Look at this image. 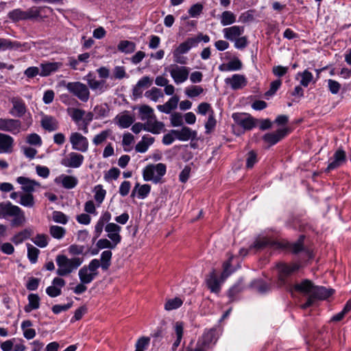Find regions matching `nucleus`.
Here are the masks:
<instances>
[{"mask_svg":"<svg viewBox=\"0 0 351 351\" xmlns=\"http://www.w3.org/2000/svg\"><path fill=\"white\" fill-rule=\"evenodd\" d=\"M334 290L332 289H326L324 287L314 286L311 296L308 298L306 302L302 304V308H306L313 305L316 300H326L332 295Z\"/></svg>","mask_w":351,"mask_h":351,"instance_id":"10","label":"nucleus"},{"mask_svg":"<svg viewBox=\"0 0 351 351\" xmlns=\"http://www.w3.org/2000/svg\"><path fill=\"white\" fill-rule=\"evenodd\" d=\"M245 28L243 26L233 25L229 27H226L223 29V37L233 42L234 40L242 36L244 33Z\"/></svg>","mask_w":351,"mask_h":351,"instance_id":"22","label":"nucleus"},{"mask_svg":"<svg viewBox=\"0 0 351 351\" xmlns=\"http://www.w3.org/2000/svg\"><path fill=\"white\" fill-rule=\"evenodd\" d=\"M14 146V138L8 134L0 132V154L12 153Z\"/></svg>","mask_w":351,"mask_h":351,"instance_id":"21","label":"nucleus"},{"mask_svg":"<svg viewBox=\"0 0 351 351\" xmlns=\"http://www.w3.org/2000/svg\"><path fill=\"white\" fill-rule=\"evenodd\" d=\"M215 331L213 330H210L206 332L202 337V343L204 346H208L210 343L213 342L215 343L216 339L215 338Z\"/></svg>","mask_w":351,"mask_h":351,"instance_id":"62","label":"nucleus"},{"mask_svg":"<svg viewBox=\"0 0 351 351\" xmlns=\"http://www.w3.org/2000/svg\"><path fill=\"white\" fill-rule=\"evenodd\" d=\"M203 8L202 4L195 3L189 8L188 11L189 14L192 18H197L202 14Z\"/></svg>","mask_w":351,"mask_h":351,"instance_id":"61","label":"nucleus"},{"mask_svg":"<svg viewBox=\"0 0 351 351\" xmlns=\"http://www.w3.org/2000/svg\"><path fill=\"white\" fill-rule=\"evenodd\" d=\"M231 260L232 257H230L229 260L225 262L223 265V269L221 275V280L218 278L215 271L210 273L209 276L207 278L206 284L211 292L215 293H219L221 289V282L224 281L233 272L230 269Z\"/></svg>","mask_w":351,"mask_h":351,"instance_id":"4","label":"nucleus"},{"mask_svg":"<svg viewBox=\"0 0 351 351\" xmlns=\"http://www.w3.org/2000/svg\"><path fill=\"white\" fill-rule=\"evenodd\" d=\"M204 89L199 85H191L185 88L184 94L189 98H194L203 94Z\"/></svg>","mask_w":351,"mask_h":351,"instance_id":"39","label":"nucleus"},{"mask_svg":"<svg viewBox=\"0 0 351 351\" xmlns=\"http://www.w3.org/2000/svg\"><path fill=\"white\" fill-rule=\"evenodd\" d=\"M100 267L99 259L94 258L90 261L88 265L83 266L78 272V276L81 282L90 284L98 276V269Z\"/></svg>","mask_w":351,"mask_h":351,"instance_id":"5","label":"nucleus"},{"mask_svg":"<svg viewBox=\"0 0 351 351\" xmlns=\"http://www.w3.org/2000/svg\"><path fill=\"white\" fill-rule=\"evenodd\" d=\"M24 75L29 79L34 78L37 75L40 76V68L37 66H29L24 71Z\"/></svg>","mask_w":351,"mask_h":351,"instance_id":"63","label":"nucleus"},{"mask_svg":"<svg viewBox=\"0 0 351 351\" xmlns=\"http://www.w3.org/2000/svg\"><path fill=\"white\" fill-rule=\"evenodd\" d=\"M66 285L65 280L60 277H56L51 282V285L47 287L46 293L51 298H56L61 295L62 288Z\"/></svg>","mask_w":351,"mask_h":351,"instance_id":"18","label":"nucleus"},{"mask_svg":"<svg viewBox=\"0 0 351 351\" xmlns=\"http://www.w3.org/2000/svg\"><path fill=\"white\" fill-rule=\"evenodd\" d=\"M40 122L42 127L49 132L55 131L58 128L57 119L51 116H43Z\"/></svg>","mask_w":351,"mask_h":351,"instance_id":"34","label":"nucleus"},{"mask_svg":"<svg viewBox=\"0 0 351 351\" xmlns=\"http://www.w3.org/2000/svg\"><path fill=\"white\" fill-rule=\"evenodd\" d=\"M154 137L149 135H145L142 137L141 141L136 144L135 150L138 153H145L147 151L149 146L154 143Z\"/></svg>","mask_w":351,"mask_h":351,"instance_id":"33","label":"nucleus"},{"mask_svg":"<svg viewBox=\"0 0 351 351\" xmlns=\"http://www.w3.org/2000/svg\"><path fill=\"white\" fill-rule=\"evenodd\" d=\"M277 267L278 270V285L280 287L287 286V278L298 271L300 268V264L296 263L291 264L282 263H279Z\"/></svg>","mask_w":351,"mask_h":351,"instance_id":"9","label":"nucleus"},{"mask_svg":"<svg viewBox=\"0 0 351 351\" xmlns=\"http://www.w3.org/2000/svg\"><path fill=\"white\" fill-rule=\"evenodd\" d=\"M173 134H175L176 139L181 141L194 139L197 136V132L188 127H182L180 130H173Z\"/></svg>","mask_w":351,"mask_h":351,"instance_id":"27","label":"nucleus"},{"mask_svg":"<svg viewBox=\"0 0 351 351\" xmlns=\"http://www.w3.org/2000/svg\"><path fill=\"white\" fill-rule=\"evenodd\" d=\"M287 133L288 130L287 128L279 129L276 132L265 134L263 139L270 145H274L284 138Z\"/></svg>","mask_w":351,"mask_h":351,"instance_id":"24","label":"nucleus"},{"mask_svg":"<svg viewBox=\"0 0 351 351\" xmlns=\"http://www.w3.org/2000/svg\"><path fill=\"white\" fill-rule=\"evenodd\" d=\"M232 117L234 121L245 130H250L255 128L258 120L254 119L250 114L236 112L233 113Z\"/></svg>","mask_w":351,"mask_h":351,"instance_id":"11","label":"nucleus"},{"mask_svg":"<svg viewBox=\"0 0 351 351\" xmlns=\"http://www.w3.org/2000/svg\"><path fill=\"white\" fill-rule=\"evenodd\" d=\"M109 112L110 108L107 104L97 105L93 109L95 119L107 117L109 114Z\"/></svg>","mask_w":351,"mask_h":351,"instance_id":"42","label":"nucleus"},{"mask_svg":"<svg viewBox=\"0 0 351 351\" xmlns=\"http://www.w3.org/2000/svg\"><path fill=\"white\" fill-rule=\"evenodd\" d=\"M117 49L119 51L124 53H132L136 49V45L134 43L129 40H121L117 45Z\"/></svg>","mask_w":351,"mask_h":351,"instance_id":"40","label":"nucleus"},{"mask_svg":"<svg viewBox=\"0 0 351 351\" xmlns=\"http://www.w3.org/2000/svg\"><path fill=\"white\" fill-rule=\"evenodd\" d=\"M28 304L24 307L26 313H30L32 310L38 309L40 307V298L37 294L30 293L28 295Z\"/></svg>","mask_w":351,"mask_h":351,"instance_id":"35","label":"nucleus"},{"mask_svg":"<svg viewBox=\"0 0 351 351\" xmlns=\"http://www.w3.org/2000/svg\"><path fill=\"white\" fill-rule=\"evenodd\" d=\"M62 65L63 64L60 62H45L41 63L40 65V76L47 77L58 71Z\"/></svg>","mask_w":351,"mask_h":351,"instance_id":"25","label":"nucleus"},{"mask_svg":"<svg viewBox=\"0 0 351 351\" xmlns=\"http://www.w3.org/2000/svg\"><path fill=\"white\" fill-rule=\"evenodd\" d=\"M32 124V119L29 113V118L26 120L25 127L22 121L19 119L0 117V131L7 132L12 135H17L25 132Z\"/></svg>","mask_w":351,"mask_h":351,"instance_id":"3","label":"nucleus"},{"mask_svg":"<svg viewBox=\"0 0 351 351\" xmlns=\"http://www.w3.org/2000/svg\"><path fill=\"white\" fill-rule=\"evenodd\" d=\"M138 109L140 119L143 121H145L154 115L153 108L147 105H141Z\"/></svg>","mask_w":351,"mask_h":351,"instance_id":"43","label":"nucleus"},{"mask_svg":"<svg viewBox=\"0 0 351 351\" xmlns=\"http://www.w3.org/2000/svg\"><path fill=\"white\" fill-rule=\"evenodd\" d=\"M85 80H86L88 87H89L96 95H101L108 88V85L106 80H97L91 73H88L85 77Z\"/></svg>","mask_w":351,"mask_h":351,"instance_id":"15","label":"nucleus"},{"mask_svg":"<svg viewBox=\"0 0 351 351\" xmlns=\"http://www.w3.org/2000/svg\"><path fill=\"white\" fill-rule=\"evenodd\" d=\"M12 217L11 225L20 226L25 222L24 211L10 202H0V219H8Z\"/></svg>","mask_w":351,"mask_h":351,"instance_id":"1","label":"nucleus"},{"mask_svg":"<svg viewBox=\"0 0 351 351\" xmlns=\"http://www.w3.org/2000/svg\"><path fill=\"white\" fill-rule=\"evenodd\" d=\"M49 231L53 238L58 240L62 239L66 234V229L64 228L56 225L51 226Z\"/></svg>","mask_w":351,"mask_h":351,"instance_id":"44","label":"nucleus"},{"mask_svg":"<svg viewBox=\"0 0 351 351\" xmlns=\"http://www.w3.org/2000/svg\"><path fill=\"white\" fill-rule=\"evenodd\" d=\"M173 61L176 64L184 65L188 62V58L178 52L176 49H173L172 51Z\"/></svg>","mask_w":351,"mask_h":351,"instance_id":"60","label":"nucleus"},{"mask_svg":"<svg viewBox=\"0 0 351 351\" xmlns=\"http://www.w3.org/2000/svg\"><path fill=\"white\" fill-rule=\"evenodd\" d=\"M178 101V97L173 96L165 104L157 106V109L163 113L169 114L177 108Z\"/></svg>","mask_w":351,"mask_h":351,"instance_id":"32","label":"nucleus"},{"mask_svg":"<svg viewBox=\"0 0 351 351\" xmlns=\"http://www.w3.org/2000/svg\"><path fill=\"white\" fill-rule=\"evenodd\" d=\"M151 191V186L149 184L141 185L136 183L132 191L131 197H137L140 199L146 198L149 194Z\"/></svg>","mask_w":351,"mask_h":351,"instance_id":"30","label":"nucleus"},{"mask_svg":"<svg viewBox=\"0 0 351 351\" xmlns=\"http://www.w3.org/2000/svg\"><path fill=\"white\" fill-rule=\"evenodd\" d=\"M93 192L97 206L99 207L105 199L106 191L103 188L101 184H97L93 188Z\"/></svg>","mask_w":351,"mask_h":351,"instance_id":"36","label":"nucleus"},{"mask_svg":"<svg viewBox=\"0 0 351 351\" xmlns=\"http://www.w3.org/2000/svg\"><path fill=\"white\" fill-rule=\"evenodd\" d=\"M25 11L21 9H15L8 13V17L12 21H19L21 20H25Z\"/></svg>","mask_w":351,"mask_h":351,"instance_id":"57","label":"nucleus"},{"mask_svg":"<svg viewBox=\"0 0 351 351\" xmlns=\"http://www.w3.org/2000/svg\"><path fill=\"white\" fill-rule=\"evenodd\" d=\"M82 257L68 258L66 255L58 254L56 257V274L58 277L67 276L75 271L83 263Z\"/></svg>","mask_w":351,"mask_h":351,"instance_id":"2","label":"nucleus"},{"mask_svg":"<svg viewBox=\"0 0 351 351\" xmlns=\"http://www.w3.org/2000/svg\"><path fill=\"white\" fill-rule=\"evenodd\" d=\"M26 245L27 249V258L31 263L34 264L38 261L40 250L32 244L27 243Z\"/></svg>","mask_w":351,"mask_h":351,"instance_id":"48","label":"nucleus"},{"mask_svg":"<svg viewBox=\"0 0 351 351\" xmlns=\"http://www.w3.org/2000/svg\"><path fill=\"white\" fill-rule=\"evenodd\" d=\"M246 164L247 169H252L254 165L258 162V156L256 152L252 150L250 151L246 155Z\"/></svg>","mask_w":351,"mask_h":351,"instance_id":"58","label":"nucleus"},{"mask_svg":"<svg viewBox=\"0 0 351 351\" xmlns=\"http://www.w3.org/2000/svg\"><path fill=\"white\" fill-rule=\"evenodd\" d=\"M55 182L61 184L65 189H71L77 186L78 180L74 176L62 174L55 179Z\"/></svg>","mask_w":351,"mask_h":351,"instance_id":"28","label":"nucleus"},{"mask_svg":"<svg viewBox=\"0 0 351 351\" xmlns=\"http://www.w3.org/2000/svg\"><path fill=\"white\" fill-rule=\"evenodd\" d=\"M134 115L130 111L125 110L118 114L114 118V123L120 128H128L134 122Z\"/></svg>","mask_w":351,"mask_h":351,"instance_id":"17","label":"nucleus"},{"mask_svg":"<svg viewBox=\"0 0 351 351\" xmlns=\"http://www.w3.org/2000/svg\"><path fill=\"white\" fill-rule=\"evenodd\" d=\"M198 45V40L195 38H188L185 41L181 43L177 47L175 48L178 52L184 55L187 53L192 48L197 47Z\"/></svg>","mask_w":351,"mask_h":351,"instance_id":"31","label":"nucleus"},{"mask_svg":"<svg viewBox=\"0 0 351 351\" xmlns=\"http://www.w3.org/2000/svg\"><path fill=\"white\" fill-rule=\"evenodd\" d=\"M105 231L107 233V237L112 240L116 244H119L121 241L120 232L121 227L115 223H108L105 226Z\"/></svg>","mask_w":351,"mask_h":351,"instance_id":"19","label":"nucleus"},{"mask_svg":"<svg viewBox=\"0 0 351 351\" xmlns=\"http://www.w3.org/2000/svg\"><path fill=\"white\" fill-rule=\"evenodd\" d=\"M166 173V166L162 163L156 165L147 166L143 172V179L145 181H152L158 183Z\"/></svg>","mask_w":351,"mask_h":351,"instance_id":"7","label":"nucleus"},{"mask_svg":"<svg viewBox=\"0 0 351 351\" xmlns=\"http://www.w3.org/2000/svg\"><path fill=\"white\" fill-rule=\"evenodd\" d=\"M16 182L21 185V189L26 193H31L40 186L39 182L24 176L18 177Z\"/></svg>","mask_w":351,"mask_h":351,"instance_id":"23","label":"nucleus"},{"mask_svg":"<svg viewBox=\"0 0 351 351\" xmlns=\"http://www.w3.org/2000/svg\"><path fill=\"white\" fill-rule=\"evenodd\" d=\"M224 82L232 90L242 89L247 84L246 77L241 74H234L230 77H226Z\"/></svg>","mask_w":351,"mask_h":351,"instance_id":"20","label":"nucleus"},{"mask_svg":"<svg viewBox=\"0 0 351 351\" xmlns=\"http://www.w3.org/2000/svg\"><path fill=\"white\" fill-rule=\"evenodd\" d=\"M111 131L110 130H106L101 131L99 134L95 136L93 139V143L95 145H99L103 143L110 135Z\"/></svg>","mask_w":351,"mask_h":351,"instance_id":"55","label":"nucleus"},{"mask_svg":"<svg viewBox=\"0 0 351 351\" xmlns=\"http://www.w3.org/2000/svg\"><path fill=\"white\" fill-rule=\"evenodd\" d=\"M183 304V301L180 298H174L168 300L165 304L166 311H172L180 308Z\"/></svg>","mask_w":351,"mask_h":351,"instance_id":"52","label":"nucleus"},{"mask_svg":"<svg viewBox=\"0 0 351 351\" xmlns=\"http://www.w3.org/2000/svg\"><path fill=\"white\" fill-rule=\"evenodd\" d=\"M32 241L36 245L41 248H44L48 245L47 236L43 234H37Z\"/></svg>","mask_w":351,"mask_h":351,"instance_id":"59","label":"nucleus"},{"mask_svg":"<svg viewBox=\"0 0 351 351\" xmlns=\"http://www.w3.org/2000/svg\"><path fill=\"white\" fill-rule=\"evenodd\" d=\"M19 203L23 206L32 208L35 204L34 196L31 193L21 194Z\"/></svg>","mask_w":351,"mask_h":351,"instance_id":"50","label":"nucleus"},{"mask_svg":"<svg viewBox=\"0 0 351 351\" xmlns=\"http://www.w3.org/2000/svg\"><path fill=\"white\" fill-rule=\"evenodd\" d=\"M112 253L111 250L104 251L100 256V267L104 271H107L111 265Z\"/></svg>","mask_w":351,"mask_h":351,"instance_id":"37","label":"nucleus"},{"mask_svg":"<svg viewBox=\"0 0 351 351\" xmlns=\"http://www.w3.org/2000/svg\"><path fill=\"white\" fill-rule=\"evenodd\" d=\"M96 246L99 250L108 249V250H110L114 249L117 246V244H116L115 243L112 241V240H110V239H108L107 238H104V239H100L97 241V242L96 243Z\"/></svg>","mask_w":351,"mask_h":351,"instance_id":"51","label":"nucleus"},{"mask_svg":"<svg viewBox=\"0 0 351 351\" xmlns=\"http://www.w3.org/2000/svg\"><path fill=\"white\" fill-rule=\"evenodd\" d=\"M299 76L301 77L300 84L304 87H307L313 79V74L308 70L298 73L296 78Z\"/></svg>","mask_w":351,"mask_h":351,"instance_id":"49","label":"nucleus"},{"mask_svg":"<svg viewBox=\"0 0 351 351\" xmlns=\"http://www.w3.org/2000/svg\"><path fill=\"white\" fill-rule=\"evenodd\" d=\"M347 161L346 152L339 148L337 149L332 157L329 158L328 160V166L326 169V172H330L342 166Z\"/></svg>","mask_w":351,"mask_h":351,"instance_id":"12","label":"nucleus"},{"mask_svg":"<svg viewBox=\"0 0 351 351\" xmlns=\"http://www.w3.org/2000/svg\"><path fill=\"white\" fill-rule=\"evenodd\" d=\"M184 324L182 322L178 321L173 324V337L178 339H182L184 335Z\"/></svg>","mask_w":351,"mask_h":351,"instance_id":"54","label":"nucleus"},{"mask_svg":"<svg viewBox=\"0 0 351 351\" xmlns=\"http://www.w3.org/2000/svg\"><path fill=\"white\" fill-rule=\"evenodd\" d=\"M10 101L12 104L9 113L17 118L23 117L27 112V108L24 100L19 97H13L10 98Z\"/></svg>","mask_w":351,"mask_h":351,"instance_id":"14","label":"nucleus"},{"mask_svg":"<svg viewBox=\"0 0 351 351\" xmlns=\"http://www.w3.org/2000/svg\"><path fill=\"white\" fill-rule=\"evenodd\" d=\"M67 111L72 120L76 123L80 121L85 114V111L79 108H69Z\"/></svg>","mask_w":351,"mask_h":351,"instance_id":"53","label":"nucleus"},{"mask_svg":"<svg viewBox=\"0 0 351 351\" xmlns=\"http://www.w3.org/2000/svg\"><path fill=\"white\" fill-rule=\"evenodd\" d=\"M31 236V231L29 230H23L12 238L11 241L16 245L22 243L25 240L27 239Z\"/></svg>","mask_w":351,"mask_h":351,"instance_id":"45","label":"nucleus"},{"mask_svg":"<svg viewBox=\"0 0 351 351\" xmlns=\"http://www.w3.org/2000/svg\"><path fill=\"white\" fill-rule=\"evenodd\" d=\"M276 245L278 246L280 245L279 243H276L267 238L263 237L256 239L254 241V244L250 246V250H252V248H255L256 250H261L267 246H274Z\"/></svg>","mask_w":351,"mask_h":351,"instance_id":"38","label":"nucleus"},{"mask_svg":"<svg viewBox=\"0 0 351 351\" xmlns=\"http://www.w3.org/2000/svg\"><path fill=\"white\" fill-rule=\"evenodd\" d=\"M51 219L53 222L65 225L69 221V217L61 211L54 210L51 213Z\"/></svg>","mask_w":351,"mask_h":351,"instance_id":"46","label":"nucleus"},{"mask_svg":"<svg viewBox=\"0 0 351 351\" xmlns=\"http://www.w3.org/2000/svg\"><path fill=\"white\" fill-rule=\"evenodd\" d=\"M66 88L69 93L83 102H86L89 99V88L87 85L80 82H69L66 85Z\"/></svg>","mask_w":351,"mask_h":351,"instance_id":"8","label":"nucleus"},{"mask_svg":"<svg viewBox=\"0 0 351 351\" xmlns=\"http://www.w3.org/2000/svg\"><path fill=\"white\" fill-rule=\"evenodd\" d=\"M216 126V120L213 111L209 114L208 120L205 123V129L206 133H210Z\"/></svg>","mask_w":351,"mask_h":351,"instance_id":"64","label":"nucleus"},{"mask_svg":"<svg viewBox=\"0 0 351 351\" xmlns=\"http://www.w3.org/2000/svg\"><path fill=\"white\" fill-rule=\"evenodd\" d=\"M72 149L81 152H86L88 149V141L82 134L74 132H71L69 137Z\"/></svg>","mask_w":351,"mask_h":351,"instance_id":"13","label":"nucleus"},{"mask_svg":"<svg viewBox=\"0 0 351 351\" xmlns=\"http://www.w3.org/2000/svg\"><path fill=\"white\" fill-rule=\"evenodd\" d=\"M145 96L150 100L156 102L160 98L163 97V93L160 89L153 87L145 92Z\"/></svg>","mask_w":351,"mask_h":351,"instance_id":"47","label":"nucleus"},{"mask_svg":"<svg viewBox=\"0 0 351 351\" xmlns=\"http://www.w3.org/2000/svg\"><path fill=\"white\" fill-rule=\"evenodd\" d=\"M144 125L145 131L153 134H160L164 128V124L157 121L155 114L146 120L144 123Z\"/></svg>","mask_w":351,"mask_h":351,"instance_id":"26","label":"nucleus"},{"mask_svg":"<svg viewBox=\"0 0 351 351\" xmlns=\"http://www.w3.org/2000/svg\"><path fill=\"white\" fill-rule=\"evenodd\" d=\"M313 288L314 285L309 280H304L301 282L297 283L293 286V289L295 291L308 295V298L311 296Z\"/></svg>","mask_w":351,"mask_h":351,"instance_id":"29","label":"nucleus"},{"mask_svg":"<svg viewBox=\"0 0 351 351\" xmlns=\"http://www.w3.org/2000/svg\"><path fill=\"white\" fill-rule=\"evenodd\" d=\"M165 70L169 73L176 84H181L188 80L191 69L184 65L172 64L168 66Z\"/></svg>","mask_w":351,"mask_h":351,"instance_id":"6","label":"nucleus"},{"mask_svg":"<svg viewBox=\"0 0 351 351\" xmlns=\"http://www.w3.org/2000/svg\"><path fill=\"white\" fill-rule=\"evenodd\" d=\"M84 160L83 155L72 152L61 160L60 164L65 167L77 169L82 166Z\"/></svg>","mask_w":351,"mask_h":351,"instance_id":"16","label":"nucleus"},{"mask_svg":"<svg viewBox=\"0 0 351 351\" xmlns=\"http://www.w3.org/2000/svg\"><path fill=\"white\" fill-rule=\"evenodd\" d=\"M236 15L231 11H224L220 16V23L223 26H228L236 22Z\"/></svg>","mask_w":351,"mask_h":351,"instance_id":"41","label":"nucleus"},{"mask_svg":"<svg viewBox=\"0 0 351 351\" xmlns=\"http://www.w3.org/2000/svg\"><path fill=\"white\" fill-rule=\"evenodd\" d=\"M26 142L30 145L40 147L43 143L41 137L36 133H32L26 136Z\"/></svg>","mask_w":351,"mask_h":351,"instance_id":"56","label":"nucleus"}]
</instances>
